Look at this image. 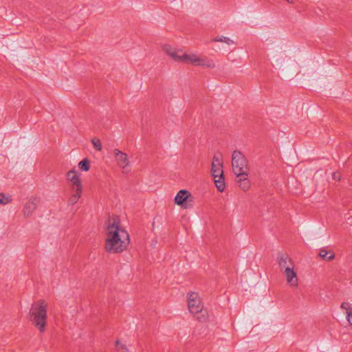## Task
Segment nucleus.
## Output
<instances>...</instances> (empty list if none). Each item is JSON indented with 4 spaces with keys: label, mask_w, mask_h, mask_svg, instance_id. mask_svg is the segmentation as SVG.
Wrapping results in <instances>:
<instances>
[{
    "label": "nucleus",
    "mask_w": 352,
    "mask_h": 352,
    "mask_svg": "<svg viewBox=\"0 0 352 352\" xmlns=\"http://www.w3.org/2000/svg\"><path fill=\"white\" fill-rule=\"evenodd\" d=\"M129 243V234L121 226L119 218H109L105 223V251L109 254L122 253L127 249Z\"/></svg>",
    "instance_id": "f257e3e1"
},
{
    "label": "nucleus",
    "mask_w": 352,
    "mask_h": 352,
    "mask_svg": "<svg viewBox=\"0 0 352 352\" xmlns=\"http://www.w3.org/2000/svg\"><path fill=\"white\" fill-rule=\"evenodd\" d=\"M47 304L44 300L35 302L30 310V318L32 324L38 329L40 333L45 331L47 325Z\"/></svg>",
    "instance_id": "f03ea898"
},
{
    "label": "nucleus",
    "mask_w": 352,
    "mask_h": 352,
    "mask_svg": "<svg viewBox=\"0 0 352 352\" xmlns=\"http://www.w3.org/2000/svg\"><path fill=\"white\" fill-rule=\"evenodd\" d=\"M65 177L71 189V194L68 198L67 202L69 205H74L81 197L82 193V184L80 174L75 168H73L67 171Z\"/></svg>",
    "instance_id": "7ed1b4c3"
},
{
    "label": "nucleus",
    "mask_w": 352,
    "mask_h": 352,
    "mask_svg": "<svg viewBox=\"0 0 352 352\" xmlns=\"http://www.w3.org/2000/svg\"><path fill=\"white\" fill-rule=\"evenodd\" d=\"M223 157L220 153L214 155L211 165V173L217 190L222 192L226 189L224 173L223 170Z\"/></svg>",
    "instance_id": "20e7f679"
},
{
    "label": "nucleus",
    "mask_w": 352,
    "mask_h": 352,
    "mask_svg": "<svg viewBox=\"0 0 352 352\" xmlns=\"http://www.w3.org/2000/svg\"><path fill=\"white\" fill-rule=\"evenodd\" d=\"M232 172L236 177L249 175L250 166L246 157L239 151H234L232 155Z\"/></svg>",
    "instance_id": "39448f33"
},
{
    "label": "nucleus",
    "mask_w": 352,
    "mask_h": 352,
    "mask_svg": "<svg viewBox=\"0 0 352 352\" xmlns=\"http://www.w3.org/2000/svg\"><path fill=\"white\" fill-rule=\"evenodd\" d=\"M182 63H188L195 66H201L211 69L215 67V63L212 59L206 56H200L194 53H185Z\"/></svg>",
    "instance_id": "423d86ee"
},
{
    "label": "nucleus",
    "mask_w": 352,
    "mask_h": 352,
    "mask_svg": "<svg viewBox=\"0 0 352 352\" xmlns=\"http://www.w3.org/2000/svg\"><path fill=\"white\" fill-rule=\"evenodd\" d=\"M187 302L188 310L192 314L202 313L204 304L197 292H189L187 294Z\"/></svg>",
    "instance_id": "0eeeda50"
},
{
    "label": "nucleus",
    "mask_w": 352,
    "mask_h": 352,
    "mask_svg": "<svg viewBox=\"0 0 352 352\" xmlns=\"http://www.w3.org/2000/svg\"><path fill=\"white\" fill-rule=\"evenodd\" d=\"M115 161L119 168L122 170V173H126L130 171V160L126 153L118 150L113 151Z\"/></svg>",
    "instance_id": "6e6552de"
},
{
    "label": "nucleus",
    "mask_w": 352,
    "mask_h": 352,
    "mask_svg": "<svg viewBox=\"0 0 352 352\" xmlns=\"http://www.w3.org/2000/svg\"><path fill=\"white\" fill-rule=\"evenodd\" d=\"M175 204L183 208L187 209L192 206L193 197L190 192L186 190H180L175 197Z\"/></svg>",
    "instance_id": "1a4fd4ad"
},
{
    "label": "nucleus",
    "mask_w": 352,
    "mask_h": 352,
    "mask_svg": "<svg viewBox=\"0 0 352 352\" xmlns=\"http://www.w3.org/2000/svg\"><path fill=\"white\" fill-rule=\"evenodd\" d=\"M162 50L173 60L182 63L185 52L179 48H177L170 44H164L162 45Z\"/></svg>",
    "instance_id": "9d476101"
},
{
    "label": "nucleus",
    "mask_w": 352,
    "mask_h": 352,
    "mask_svg": "<svg viewBox=\"0 0 352 352\" xmlns=\"http://www.w3.org/2000/svg\"><path fill=\"white\" fill-rule=\"evenodd\" d=\"M38 204V199L36 197H30L28 201L25 204L23 209V214L25 217H29L32 215L34 210L36 209Z\"/></svg>",
    "instance_id": "9b49d317"
},
{
    "label": "nucleus",
    "mask_w": 352,
    "mask_h": 352,
    "mask_svg": "<svg viewBox=\"0 0 352 352\" xmlns=\"http://www.w3.org/2000/svg\"><path fill=\"white\" fill-rule=\"evenodd\" d=\"M278 263L282 273L294 267L292 258L285 254H280L278 257Z\"/></svg>",
    "instance_id": "f8f14e48"
},
{
    "label": "nucleus",
    "mask_w": 352,
    "mask_h": 352,
    "mask_svg": "<svg viewBox=\"0 0 352 352\" xmlns=\"http://www.w3.org/2000/svg\"><path fill=\"white\" fill-rule=\"evenodd\" d=\"M285 277L287 284L292 287H297L298 286V278L297 273L294 268L283 273Z\"/></svg>",
    "instance_id": "ddd939ff"
},
{
    "label": "nucleus",
    "mask_w": 352,
    "mask_h": 352,
    "mask_svg": "<svg viewBox=\"0 0 352 352\" xmlns=\"http://www.w3.org/2000/svg\"><path fill=\"white\" fill-rule=\"evenodd\" d=\"M248 175H243L241 177H236V182L238 184V186L243 191H248L250 188L251 184L250 182L248 179Z\"/></svg>",
    "instance_id": "4468645a"
},
{
    "label": "nucleus",
    "mask_w": 352,
    "mask_h": 352,
    "mask_svg": "<svg viewBox=\"0 0 352 352\" xmlns=\"http://www.w3.org/2000/svg\"><path fill=\"white\" fill-rule=\"evenodd\" d=\"M319 256L322 258L327 260V261H331L335 257V254L332 251L327 250L324 248L320 250Z\"/></svg>",
    "instance_id": "2eb2a0df"
},
{
    "label": "nucleus",
    "mask_w": 352,
    "mask_h": 352,
    "mask_svg": "<svg viewBox=\"0 0 352 352\" xmlns=\"http://www.w3.org/2000/svg\"><path fill=\"white\" fill-rule=\"evenodd\" d=\"M212 41L217 43H224L228 45H234L236 43L234 41L230 38L224 36H216L212 39Z\"/></svg>",
    "instance_id": "dca6fc26"
},
{
    "label": "nucleus",
    "mask_w": 352,
    "mask_h": 352,
    "mask_svg": "<svg viewBox=\"0 0 352 352\" xmlns=\"http://www.w3.org/2000/svg\"><path fill=\"white\" fill-rule=\"evenodd\" d=\"M274 58L276 66L281 67L283 65L285 60L287 58V56L285 53H279L276 54Z\"/></svg>",
    "instance_id": "f3484780"
},
{
    "label": "nucleus",
    "mask_w": 352,
    "mask_h": 352,
    "mask_svg": "<svg viewBox=\"0 0 352 352\" xmlns=\"http://www.w3.org/2000/svg\"><path fill=\"white\" fill-rule=\"evenodd\" d=\"M78 166L81 171L87 172L90 169V162L85 158L78 163Z\"/></svg>",
    "instance_id": "a211bd4d"
},
{
    "label": "nucleus",
    "mask_w": 352,
    "mask_h": 352,
    "mask_svg": "<svg viewBox=\"0 0 352 352\" xmlns=\"http://www.w3.org/2000/svg\"><path fill=\"white\" fill-rule=\"evenodd\" d=\"M12 201V197L10 195L0 193V205L6 206Z\"/></svg>",
    "instance_id": "6ab92c4d"
},
{
    "label": "nucleus",
    "mask_w": 352,
    "mask_h": 352,
    "mask_svg": "<svg viewBox=\"0 0 352 352\" xmlns=\"http://www.w3.org/2000/svg\"><path fill=\"white\" fill-rule=\"evenodd\" d=\"M116 350L117 352H129L126 346L119 340L116 341Z\"/></svg>",
    "instance_id": "aec40b11"
},
{
    "label": "nucleus",
    "mask_w": 352,
    "mask_h": 352,
    "mask_svg": "<svg viewBox=\"0 0 352 352\" xmlns=\"http://www.w3.org/2000/svg\"><path fill=\"white\" fill-rule=\"evenodd\" d=\"M91 143L94 146V147L98 151H100L102 150V144L100 140L97 138H94L91 139Z\"/></svg>",
    "instance_id": "412c9836"
},
{
    "label": "nucleus",
    "mask_w": 352,
    "mask_h": 352,
    "mask_svg": "<svg viewBox=\"0 0 352 352\" xmlns=\"http://www.w3.org/2000/svg\"><path fill=\"white\" fill-rule=\"evenodd\" d=\"M340 307L342 309L346 311V315L347 314V313L352 311V307L349 302H342L340 305Z\"/></svg>",
    "instance_id": "4be33fe9"
},
{
    "label": "nucleus",
    "mask_w": 352,
    "mask_h": 352,
    "mask_svg": "<svg viewBox=\"0 0 352 352\" xmlns=\"http://www.w3.org/2000/svg\"><path fill=\"white\" fill-rule=\"evenodd\" d=\"M346 316V320L348 323L352 326V311L347 313Z\"/></svg>",
    "instance_id": "5701e85b"
},
{
    "label": "nucleus",
    "mask_w": 352,
    "mask_h": 352,
    "mask_svg": "<svg viewBox=\"0 0 352 352\" xmlns=\"http://www.w3.org/2000/svg\"><path fill=\"white\" fill-rule=\"evenodd\" d=\"M206 319V316L204 314H201V317H198V320L201 322L205 321Z\"/></svg>",
    "instance_id": "b1692460"
},
{
    "label": "nucleus",
    "mask_w": 352,
    "mask_h": 352,
    "mask_svg": "<svg viewBox=\"0 0 352 352\" xmlns=\"http://www.w3.org/2000/svg\"><path fill=\"white\" fill-rule=\"evenodd\" d=\"M287 2H289V3H292V1H291L290 0H287Z\"/></svg>",
    "instance_id": "393cba45"
}]
</instances>
